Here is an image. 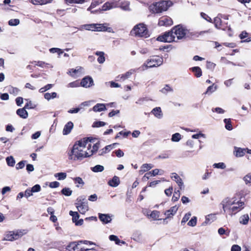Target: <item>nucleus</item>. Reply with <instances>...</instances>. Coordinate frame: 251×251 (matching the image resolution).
<instances>
[{
    "mask_svg": "<svg viewBox=\"0 0 251 251\" xmlns=\"http://www.w3.org/2000/svg\"><path fill=\"white\" fill-rule=\"evenodd\" d=\"M106 125V123L102 121H96L92 125L93 127H99L103 126Z\"/></svg>",
    "mask_w": 251,
    "mask_h": 251,
    "instance_id": "nucleus-41",
    "label": "nucleus"
},
{
    "mask_svg": "<svg viewBox=\"0 0 251 251\" xmlns=\"http://www.w3.org/2000/svg\"><path fill=\"white\" fill-rule=\"evenodd\" d=\"M213 166L215 168L224 169L226 168V164L223 162H220L218 163H214Z\"/></svg>",
    "mask_w": 251,
    "mask_h": 251,
    "instance_id": "nucleus-46",
    "label": "nucleus"
},
{
    "mask_svg": "<svg viewBox=\"0 0 251 251\" xmlns=\"http://www.w3.org/2000/svg\"><path fill=\"white\" fill-rule=\"evenodd\" d=\"M151 112L158 119H161L163 117V113L160 107L154 108Z\"/></svg>",
    "mask_w": 251,
    "mask_h": 251,
    "instance_id": "nucleus-20",
    "label": "nucleus"
},
{
    "mask_svg": "<svg viewBox=\"0 0 251 251\" xmlns=\"http://www.w3.org/2000/svg\"><path fill=\"white\" fill-rule=\"evenodd\" d=\"M76 149H75L73 151V147L71 149V151H69L68 153V155L69 156V159L70 160H81L83 158H84V154L82 152H78L76 150Z\"/></svg>",
    "mask_w": 251,
    "mask_h": 251,
    "instance_id": "nucleus-6",
    "label": "nucleus"
},
{
    "mask_svg": "<svg viewBox=\"0 0 251 251\" xmlns=\"http://www.w3.org/2000/svg\"><path fill=\"white\" fill-rule=\"evenodd\" d=\"M73 179L75 183H78L79 184H81L82 185H83L84 184V182L83 180L80 177H76Z\"/></svg>",
    "mask_w": 251,
    "mask_h": 251,
    "instance_id": "nucleus-63",
    "label": "nucleus"
},
{
    "mask_svg": "<svg viewBox=\"0 0 251 251\" xmlns=\"http://www.w3.org/2000/svg\"><path fill=\"white\" fill-rule=\"evenodd\" d=\"M80 84L82 87L85 88H89L94 85L93 78L89 75L83 78Z\"/></svg>",
    "mask_w": 251,
    "mask_h": 251,
    "instance_id": "nucleus-10",
    "label": "nucleus"
},
{
    "mask_svg": "<svg viewBox=\"0 0 251 251\" xmlns=\"http://www.w3.org/2000/svg\"><path fill=\"white\" fill-rule=\"evenodd\" d=\"M234 154L237 157L243 156L246 152V149L238 148L237 147H234Z\"/></svg>",
    "mask_w": 251,
    "mask_h": 251,
    "instance_id": "nucleus-16",
    "label": "nucleus"
},
{
    "mask_svg": "<svg viewBox=\"0 0 251 251\" xmlns=\"http://www.w3.org/2000/svg\"><path fill=\"white\" fill-rule=\"evenodd\" d=\"M87 202L85 196H81L76 199V202L75 203H82V202Z\"/></svg>",
    "mask_w": 251,
    "mask_h": 251,
    "instance_id": "nucleus-54",
    "label": "nucleus"
},
{
    "mask_svg": "<svg viewBox=\"0 0 251 251\" xmlns=\"http://www.w3.org/2000/svg\"><path fill=\"white\" fill-rule=\"evenodd\" d=\"M181 136L179 133H176L172 135L171 140L173 142H178L181 138Z\"/></svg>",
    "mask_w": 251,
    "mask_h": 251,
    "instance_id": "nucleus-42",
    "label": "nucleus"
},
{
    "mask_svg": "<svg viewBox=\"0 0 251 251\" xmlns=\"http://www.w3.org/2000/svg\"><path fill=\"white\" fill-rule=\"evenodd\" d=\"M214 84L212 85L209 86L207 88L206 92L204 93L205 94L210 95L212 93L214 92L217 89V86H214Z\"/></svg>",
    "mask_w": 251,
    "mask_h": 251,
    "instance_id": "nucleus-38",
    "label": "nucleus"
},
{
    "mask_svg": "<svg viewBox=\"0 0 251 251\" xmlns=\"http://www.w3.org/2000/svg\"><path fill=\"white\" fill-rule=\"evenodd\" d=\"M69 214L72 216V220L73 223L75 224V222H76L79 218V215L78 213L77 212H74L73 211H70L69 212Z\"/></svg>",
    "mask_w": 251,
    "mask_h": 251,
    "instance_id": "nucleus-28",
    "label": "nucleus"
},
{
    "mask_svg": "<svg viewBox=\"0 0 251 251\" xmlns=\"http://www.w3.org/2000/svg\"><path fill=\"white\" fill-rule=\"evenodd\" d=\"M224 122L225 124V128L228 130H231L233 129L230 119H225Z\"/></svg>",
    "mask_w": 251,
    "mask_h": 251,
    "instance_id": "nucleus-30",
    "label": "nucleus"
},
{
    "mask_svg": "<svg viewBox=\"0 0 251 251\" xmlns=\"http://www.w3.org/2000/svg\"><path fill=\"white\" fill-rule=\"evenodd\" d=\"M246 184L251 183V173H249L245 176L243 178Z\"/></svg>",
    "mask_w": 251,
    "mask_h": 251,
    "instance_id": "nucleus-59",
    "label": "nucleus"
},
{
    "mask_svg": "<svg viewBox=\"0 0 251 251\" xmlns=\"http://www.w3.org/2000/svg\"><path fill=\"white\" fill-rule=\"evenodd\" d=\"M6 161L8 166L13 167L15 164V160L12 156H9L6 158Z\"/></svg>",
    "mask_w": 251,
    "mask_h": 251,
    "instance_id": "nucleus-31",
    "label": "nucleus"
},
{
    "mask_svg": "<svg viewBox=\"0 0 251 251\" xmlns=\"http://www.w3.org/2000/svg\"><path fill=\"white\" fill-rule=\"evenodd\" d=\"M5 240L8 241H13L15 240L14 237L13 236V231H10L5 237Z\"/></svg>",
    "mask_w": 251,
    "mask_h": 251,
    "instance_id": "nucleus-58",
    "label": "nucleus"
},
{
    "mask_svg": "<svg viewBox=\"0 0 251 251\" xmlns=\"http://www.w3.org/2000/svg\"><path fill=\"white\" fill-rule=\"evenodd\" d=\"M99 218L103 224L109 223L112 221L111 217L108 214L99 213Z\"/></svg>",
    "mask_w": 251,
    "mask_h": 251,
    "instance_id": "nucleus-13",
    "label": "nucleus"
},
{
    "mask_svg": "<svg viewBox=\"0 0 251 251\" xmlns=\"http://www.w3.org/2000/svg\"><path fill=\"white\" fill-rule=\"evenodd\" d=\"M190 70L193 73H194L195 75L197 77H200L202 75V71L201 69L199 67H193L190 68Z\"/></svg>",
    "mask_w": 251,
    "mask_h": 251,
    "instance_id": "nucleus-23",
    "label": "nucleus"
},
{
    "mask_svg": "<svg viewBox=\"0 0 251 251\" xmlns=\"http://www.w3.org/2000/svg\"><path fill=\"white\" fill-rule=\"evenodd\" d=\"M100 142H98L96 144H95L93 146V149L91 150L92 154L91 155L93 154L94 153H96L98 150H99L100 148Z\"/></svg>",
    "mask_w": 251,
    "mask_h": 251,
    "instance_id": "nucleus-51",
    "label": "nucleus"
},
{
    "mask_svg": "<svg viewBox=\"0 0 251 251\" xmlns=\"http://www.w3.org/2000/svg\"><path fill=\"white\" fill-rule=\"evenodd\" d=\"M82 241L72 242L67 245L64 251H81L83 248L79 246V243H82Z\"/></svg>",
    "mask_w": 251,
    "mask_h": 251,
    "instance_id": "nucleus-8",
    "label": "nucleus"
},
{
    "mask_svg": "<svg viewBox=\"0 0 251 251\" xmlns=\"http://www.w3.org/2000/svg\"><path fill=\"white\" fill-rule=\"evenodd\" d=\"M95 54L99 56L98 58V62L100 64L104 63L105 60L104 52L98 51L95 53Z\"/></svg>",
    "mask_w": 251,
    "mask_h": 251,
    "instance_id": "nucleus-24",
    "label": "nucleus"
},
{
    "mask_svg": "<svg viewBox=\"0 0 251 251\" xmlns=\"http://www.w3.org/2000/svg\"><path fill=\"white\" fill-rule=\"evenodd\" d=\"M32 193L38 192L41 190V186L39 184H36L31 189Z\"/></svg>",
    "mask_w": 251,
    "mask_h": 251,
    "instance_id": "nucleus-60",
    "label": "nucleus"
},
{
    "mask_svg": "<svg viewBox=\"0 0 251 251\" xmlns=\"http://www.w3.org/2000/svg\"><path fill=\"white\" fill-rule=\"evenodd\" d=\"M77 146L80 148H83V146L82 145V140L77 141L75 143V144L73 145V151L75 150V149H76Z\"/></svg>",
    "mask_w": 251,
    "mask_h": 251,
    "instance_id": "nucleus-62",
    "label": "nucleus"
},
{
    "mask_svg": "<svg viewBox=\"0 0 251 251\" xmlns=\"http://www.w3.org/2000/svg\"><path fill=\"white\" fill-rule=\"evenodd\" d=\"M178 208V207L175 205L171 207L170 209L166 210L164 213V214L166 215V217L165 219H164V222H165L167 218H172L176 213Z\"/></svg>",
    "mask_w": 251,
    "mask_h": 251,
    "instance_id": "nucleus-12",
    "label": "nucleus"
},
{
    "mask_svg": "<svg viewBox=\"0 0 251 251\" xmlns=\"http://www.w3.org/2000/svg\"><path fill=\"white\" fill-rule=\"evenodd\" d=\"M25 230L22 231H13V236L14 237V239L17 240L19 238L21 237L25 233V232H24Z\"/></svg>",
    "mask_w": 251,
    "mask_h": 251,
    "instance_id": "nucleus-37",
    "label": "nucleus"
},
{
    "mask_svg": "<svg viewBox=\"0 0 251 251\" xmlns=\"http://www.w3.org/2000/svg\"><path fill=\"white\" fill-rule=\"evenodd\" d=\"M173 22L172 19L167 16H162L159 18L158 25L159 26H170L172 25Z\"/></svg>",
    "mask_w": 251,
    "mask_h": 251,
    "instance_id": "nucleus-9",
    "label": "nucleus"
},
{
    "mask_svg": "<svg viewBox=\"0 0 251 251\" xmlns=\"http://www.w3.org/2000/svg\"><path fill=\"white\" fill-rule=\"evenodd\" d=\"M110 146L108 145L105 146L104 148L101 150V151L100 153L99 154V155L101 156L104 154H105L110 151Z\"/></svg>",
    "mask_w": 251,
    "mask_h": 251,
    "instance_id": "nucleus-50",
    "label": "nucleus"
},
{
    "mask_svg": "<svg viewBox=\"0 0 251 251\" xmlns=\"http://www.w3.org/2000/svg\"><path fill=\"white\" fill-rule=\"evenodd\" d=\"M222 21L220 18L216 17L214 19V23L216 28H219V26L221 25Z\"/></svg>",
    "mask_w": 251,
    "mask_h": 251,
    "instance_id": "nucleus-53",
    "label": "nucleus"
},
{
    "mask_svg": "<svg viewBox=\"0 0 251 251\" xmlns=\"http://www.w3.org/2000/svg\"><path fill=\"white\" fill-rule=\"evenodd\" d=\"M163 62V58L158 56H153L152 58L148 59L146 63H145L141 68L142 70H145L149 68L155 67L159 66L162 64Z\"/></svg>",
    "mask_w": 251,
    "mask_h": 251,
    "instance_id": "nucleus-2",
    "label": "nucleus"
},
{
    "mask_svg": "<svg viewBox=\"0 0 251 251\" xmlns=\"http://www.w3.org/2000/svg\"><path fill=\"white\" fill-rule=\"evenodd\" d=\"M120 183V180L117 176H114L113 178L109 180L108 182V184L113 187H116L118 186Z\"/></svg>",
    "mask_w": 251,
    "mask_h": 251,
    "instance_id": "nucleus-18",
    "label": "nucleus"
},
{
    "mask_svg": "<svg viewBox=\"0 0 251 251\" xmlns=\"http://www.w3.org/2000/svg\"><path fill=\"white\" fill-rule=\"evenodd\" d=\"M114 3H109L108 2H107L105 3L102 6L101 9L100 10L101 11H106L108 10H109L115 6H113Z\"/></svg>",
    "mask_w": 251,
    "mask_h": 251,
    "instance_id": "nucleus-33",
    "label": "nucleus"
},
{
    "mask_svg": "<svg viewBox=\"0 0 251 251\" xmlns=\"http://www.w3.org/2000/svg\"><path fill=\"white\" fill-rule=\"evenodd\" d=\"M93 110L95 112H101L106 110L105 104L103 103H97L93 107Z\"/></svg>",
    "mask_w": 251,
    "mask_h": 251,
    "instance_id": "nucleus-22",
    "label": "nucleus"
},
{
    "mask_svg": "<svg viewBox=\"0 0 251 251\" xmlns=\"http://www.w3.org/2000/svg\"><path fill=\"white\" fill-rule=\"evenodd\" d=\"M7 91L11 94L17 95L18 94L19 90L17 88L9 86L7 87Z\"/></svg>",
    "mask_w": 251,
    "mask_h": 251,
    "instance_id": "nucleus-36",
    "label": "nucleus"
},
{
    "mask_svg": "<svg viewBox=\"0 0 251 251\" xmlns=\"http://www.w3.org/2000/svg\"><path fill=\"white\" fill-rule=\"evenodd\" d=\"M180 195V194L179 190H177V191H175L173 196L172 201L174 202L177 201L179 199Z\"/></svg>",
    "mask_w": 251,
    "mask_h": 251,
    "instance_id": "nucleus-49",
    "label": "nucleus"
},
{
    "mask_svg": "<svg viewBox=\"0 0 251 251\" xmlns=\"http://www.w3.org/2000/svg\"><path fill=\"white\" fill-rule=\"evenodd\" d=\"M171 178L172 179L175 180L176 183L179 187L180 189L181 190L182 188H184L183 182L182 181V180L177 174L175 173H172L171 175Z\"/></svg>",
    "mask_w": 251,
    "mask_h": 251,
    "instance_id": "nucleus-14",
    "label": "nucleus"
},
{
    "mask_svg": "<svg viewBox=\"0 0 251 251\" xmlns=\"http://www.w3.org/2000/svg\"><path fill=\"white\" fill-rule=\"evenodd\" d=\"M104 169V167L100 165H97L94 167L91 168V171L94 173L102 172Z\"/></svg>",
    "mask_w": 251,
    "mask_h": 251,
    "instance_id": "nucleus-27",
    "label": "nucleus"
},
{
    "mask_svg": "<svg viewBox=\"0 0 251 251\" xmlns=\"http://www.w3.org/2000/svg\"><path fill=\"white\" fill-rule=\"evenodd\" d=\"M100 3H101V1H100L99 0H96L93 1L91 3L90 6L88 8L87 10H89L91 8H93L95 7L96 6L99 5Z\"/></svg>",
    "mask_w": 251,
    "mask_h": 251,
    "instance_id": "nucleus-61",
    "label": "nucleus"
},
{
    "mask_svg": "<svg viewBox=\"0 0 251 251\" xmlns=\"http://www.w3.org/2000/svg\"><path fill=\"white\" fill-rule=\"evenodd\" d=\"M26 162L25 160H22L19 162L17 165L16 168L17 170L23 169L25 165V163Z\"/></svg>",
    "mask_w": 251,
    "mask_h": 251,
    "instance_id": "nucleus-57",
    "label": "nucleus"
},
{
    "mask_svg": "<svg viewBox=\"0 0 251 251\" xmlns=\"http://www.w3.org/2000/svg\"><path fill=\"white\" fill-rule=\"evenodd\" d=\"M26 108L25 107L23 108H19L16 111L17 114L21 118L23 119H26L28 117V112L25 110Z\"/></svg>",
    "mask_w": 251,
    "mask_h": 251,
    "instance_id": "nucleus-19",
    "label": "nucleus"
},
{
    "mask_svg": "<svg viewBox=\"0 0 251 251\" xmlns=\"http://www.w3.org/2000/svg\"><path fill=\"white\" fill-rule=\"evenodd\" d=\"M75 205L78 211L82 214H84L89 210L88 202H82V203H75Z\"/></svg>",
    "mask_w": 251,
    "mask_h": 251,
    "instance_id": "nucleus-11",
    "label": "nucleus"
},
{
    "mask_svg": "<svg viewBox=\"0 0 251 251\" xmlns=\"http://www.w3.org/2000/svg\"><path fill=\"white\" fill-rule=\"evenodd\" d=\"M173 34L176 35L177 40L185 39L186 35V28L181 25H178L172 28Z\"/></svg>",
    "mask_w": 251,
    "mask_h": 251,
    "instance_id": "nucleus-5",
    "label": "nucleus"
},
{
    "mask_svg": "<svg viewBox=\"0 0 251 251\" xmlns=\"http://www.w3.org/2000/svg\"><path fill=\"white\" fill-rule=\"evenodd\" d=\"M72 192L73 191L70 188L67 187L63 188L61 191V193L62 195L67 197L70 196L72 194Z\"/></svg>",
    "mask_w": 251,
    "mask_h": 251,
    "instance_id": "nucleus-34",
    "label": "nucleus"
},
{
    "mask_svg": "<svg viewBox=\"0 0 251 251\" xmlns=\"http://www.w3.org/2000/svg\"><path fill=\"white\" fill-rule=\"evenodd\" d=\"M132 35L135 36L147 37L149 36L148 31L146 25L142 23L136 25L131 31Z\"/></svg>",
    "mask_w": 251,
    "mask_h": 251,
    "instance_id": "nucleus-3",
    "label": "nucleus"
},
{
    "mask_svg": "<svg viewBox=\"0 0 251 251\" xmlns=\"http://www.w3.org/2000/svg\"><path fill=\"white\" fill-rule=\"evenodd\" d=\"M237 206H233L231 208V214H235L237 212L240 211L242 208V206L244 205V202L243 201L238 202Z\"/></svg>",
    "mask_w": 251,
    "mask_h": 251,
    "instance_id": "nucleus-21",
    "label": "nucleus"
},
{
    "mask_svg": "<svg viewBox=\"0 0 251 251\" xmlns=\"http://www.w3.org/2000/svg\"><path fill=\"white\" fill-rule=\"evenodd\" d=\"M74 127L73 123L70 121L68 122L64 126L63 130V135H68L69 134L72 129Z\"/></svg>",
    "mask_w": 251,
    "mask_h": 251,
    "instance_id": "nucleus-17",
    "label": "nucleus"
},
{
    "mask_svg": "<svg viewBox=\"0 0 251 251\" xmlns=\"http://www.w3.org/2000/svg\"><path fill=\"white\" fill-rule=\"evenodd\" d=\"M44 98L47 100L49 101L51 99H54L58 97L57 96V94L56 92H52L51 93H46L44 94Z\"/></svg>",
    "mask_w": 251,
    "mask_h": 251,
    "instance_id": "nucleus-26",
    "label": "nucleus"
},
{
    "mask_svg": "<svg viewBox=\"0 0 251 251\" xmlns=\"http://www.w3.org/2000/svg\"><path fill=\"white\" fill-rule=\"evenodd\" d=\"M221 204L223 205V208L225 212L226 209L229 208V206L232 204V203H231L229 198H226L222 201Z\"/></svg>",
    "mask_w": 251,
    "mask_h": 251,
    "instance_id": "nucleus-25",
    "label": "nucleus"
},
{
    "mask_svg": "<svg viewBox=\"0 0 251 251\" xmlns=\"http://www.w3.org/2000/svg\"><path fill=\"white\" fill-rule=\"evenodd\" d=\"M119 7L124 11H129V2L127 1H125L121 2L120 6Z\"/></svg>",
    "mask_w": 251,
    "mask_h": 251,
    "instance_id": "nucleus-32",
    "label": "nucleus"
},
{
    "mask_svg": "<svg viewBox=\"0 0 251 251\" xmlns=\"http://www.w3.org/2000/svg\"><path fill=\"white\" fill-rule=\"evenodd\" d=\"M175 39V36L173 34V30L172 29L171 30L166 31L159 35L157 38V40L162 42L171 43L176 41Z\"/></svg>",
    "mask_w": 251,
    "mask_h": 251,
    "instance_id": "nucleus-4",
    "label": "nucleus"
},
{
    "mask_svg": "<svg viewBox=\"0 0 251 251\" xmlns=\"http://www.w3.org/2000/svg\"><path fill=\"white\" fill-rule=\"evenodd\" d=\"M132 72L130 71L127 72L126 74L122 75L121 76H118L117 77H120V79L123 81L128 78L132 74Z\"/></svg>",
    "mask_w": 251,
    "mask_h": 251,
    "instance_id": "nucleus-43",
    "label": "nucleus"
},
{
    "mask_svg": "<svg viewBox=\"0 0 251 251\" xmlns=\"http://www.w3.org/2000/svg\"><path fill=\"white\" fill-rule=\"evenodd\" d=\"M186 35L185 39H194L198 37L200 35H202L205 33H208V30L201 31L200 32L192 31L190 30L186 29Z\"/></svg>",
    "mask_w": 251,
    "mask_h": 251,
    "instance_id": "nucleus-7",
    "label": "nucleus"
},
{
    "mask_svg": "<svg viewBox=\"0 0 251 251\" xmlns=\"http://www.w3.org/2000/svg\"><path fill=\"white\" fill-rule=\"evenodd\" d=\"M50 51L51 53L57 52L59 55H60L63 52V50L61 49L56 48H52L50 49Z\"/></svg>",
    "mask_w": 251,
    "mask_h": 251,
    "instance_id": "nucleus-55",
    "label": "nucleus"
},
{
    "mask_svg": "<svg viewBox=\"0 0 251 251\" xmlns=\"http://www.w3.org/2000/svg\"><path fill=\"white\" fill-rule=\"evenodd\" d=\"M150 216L152 219L156 220L159 217V212L158 211L154 210L151 213Z\"/></svg>",
    "mask_w": 251,
    "mask_h": 251,
    "instance_id": "nucleus-56",
    "label": "nucleus"
},
{
    "mask_svg": "<svg viewBox=\"0 0 251 251\" xmlns=\"http://www.w3.org/2000/svg\"><path fill=\"white\" fill-rule=\"evenodd\" d=\"M191 216V214L190 212H188L183 217L181 224L182 225H184L186 222L188 221L189 218H190Z\"/></svg>",
    "mask_w": 251,
    "mask_h": 251,
    "instance_id": "nucleus-44",
    "label": "nucleus"
},
{
    "mask_svg": "<svg viewBox=\"0 0 251 251\" xmlns=\"http://www.w3.org/2000/svg\"><path fill=\"white\" fill-rule=\"evenodd\" d=\"M197 218L196 217H193L188 222L187 225L191 226H195L197 224Z\"/></svg>",
    "mask_w": 251,
    "mask_h": 251,
    "instance_id": "nucleus-47",
    "label": "nucleus"
},
{
    "mask_svg": "<svg viewBox=\"0 0 251 251\" xmlns=\"http://www.w3.org/2000/svg\"><path fill=\"white\" fill-rule=\"evenodd\" d=\"M249 219V215L248 214H245L240 218L239 222L240 224L246 225L248 224Z\"/></svg>",
    "mask_w": 251,
    "mask_h": 251,
    "instance_id": "nucleus-29",
    "label": "nucleus"
},
{
    "mask_svg": "<svg viewBox=\"0 0 251 251\" xmlns=\"http://www.w3.org/2000/svg\"><path fill=\"white\" fill-rule=\"evenodd\" d=\"M84 27L86 30H92V31H95L96 27V24H89V25H84Z\"/></svg>",
    "mask_w": 251,
    "mask_h": 251,
    "instance_id": "nucleus-52",
    "label": "nucleus"
},
{
    "mask_svg": "<svg viewBox=\"0 0 251 251\" xmlns=\"http://www.w3.org/2000/svg\"><path fill=\"white\" fill-rule=\"evenodd\" d=\"M109 239L110 241H114L117 245H120L121 240L119 239L117 236L115 235H111L109 236Z\"/></svg>",
    "mask_w": 251,
    "mask_h": 251,
    "instance_id": "nucleus-40",
    "label": "nucleus"
},
{
    "mask_svg": "<svg viewBox=\"0 0 251 251\" xmlns=\"http://www.w3.org/2000/svg\"><path fill=\"white\" fill-rule=\"evenodd\" d=\"M20 24V20L18 19H11L8 21V24L10 26H16Z\"/></svg>",
    "mask_w": 251,
    "mask_h": 251,
    "instance_id": "nucleus-45",
    "label": "nucleus"
},
{
    "mask_svg": "<svg viewBox=\"0 0 251 251\" xmlns=\"http://www.w3.org/2000/svg\"><path fill=\"white\" fill-rule=\"evenodd\" d=\"M105 25H106V24H96V27L95 31H108L109 32H112V28L111 27H108L106 26H105Z\"/></svg>",
    "mask_w": 251,
    "mask_h": 251,
    "instance_id": "nucleus-15",
    "label": "nucleus"
},
{
    "mask_svg": "<svg viewBox=\"0 0 251 251\" xmlns=\"http://www.w3.org/2000/svg\"><path fill=\"white\" fill-rule=\"evenodd\" d=\"M153 167V166L151 164H144L142 165L141 168L143 169V172H145L148 170H150Z\"/></svg>",
    "mask_w": 251,
    "mask_h": 251,
    "instance_id": "nucleus-48",
    "label": "nucleus"
},
{
    "mask_svg": "<svg viewBox=\"0 0 251 251\" xmlns=\"http://www.w3.org/2000/svg\"><path fill=\"white\" fill-rule=\"evenodd\" d=\"M172 5L171 1L162 0L151 4L149 6V10L152 13H160L167 10Z\"/></svg>",
    "mask_w": 251,
    "mask_h": 251,
    "instance_id": "nucleus-1",
    "label": "nucleus"
},
{
    "mask_svg": "<svg viewBox=\"0 0 251 251\" xmlns=\"http://www.w3.org/2000/svg\"><path fill=\"white\" fill-rule=\"evenodd\" d=\"M54 176L58 177V179L59 180H64L66 178L67 174L66 173L60 172L55 174Z\"/></svg>",
    "mask_w": 251,
    "mask_h": 251,
    "instance_id": "nucleus-39",
    "label": "nucleus"
},
{
    "mask_svg": "<svg viewBox=\"0 0 251 251\" xmlns=\"http://www.w3.org/2000/svg\"><path fill=\"white\" fill-rule=\"evenodd\" d=\"M241 248L238 245H233L231 248V251H241Z\"/></svg>",
    "mask_w": 251,
    "mask_h": 251,
    "instance_id": "nucleus-64",
    "label": "nucleus"
},
{
    "mask_svg": "<svg viewBox=\"0 0 251 251\" xmlns=\"http://www.w3.org/2000/svg\"><path fill=\"white\" fill-rule=\"evenodd\" d=\"M160 92L163 94L166 95L168 92H173V89L169 86V85L166 84L165 87L160 90Z\"/></svg>",
    "mask_w": 251,
    "mask_h": 251,
    "instance_id": "nucleus-35",
    "label": "nucleus"
}]
</instances>
